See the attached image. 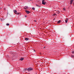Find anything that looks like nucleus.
<instances>
[{"label": "nucleus", "mask_w": 74, "mask_h": 74, "mask_svg": "<svg viewBox=\"0 0 74 74\" xmlns=\"http://www.w3.org/2000/svg\"><path fill=\"white\" fill-rule=\"evenodd\" d=\"M33 70V68H32V67H29L27 69V70L28 71H32V70Z\"/></svg>", "instance_id": "1"}, {"label": "nucleus", "mask_w": 74, "mask_h": 74, "mask_svg": "<svg viewBox=\"0 0 74 74\" xmlns=\"http://www.w3.org/2000/svg\"><path fill=\"white\" fill-rule=\"evenodd\" d=\"M45 0H43L42 1V4L44 5H45V4H46V2L44 1Z\"/></svg>", "instance_id": "2"}, {"label": "nucleus", "mask_w": 74, "mask_h": 74, "mask_svg": "<svg viewBox=\"0 0 74 74\" xmlns=\"http://www.w3.org/2000/svg\"><path fill=\"white\" fill-rule=\"evenodd\" d=\"M73 0H71L70 1V4H73Z\"/></svg>", "instance_id": "3"}, {"label": "nucleus", "mask_w": 74, "mask_h": 74, "mask_svg": "<svg viewBox=\"0 0 74 74\" xmlns=\"http://www.w3.org/2000/svg\"><path fill=\"white\" fill-rule=\"evenodd\" d=\"M25 12L27 14H29V13H30L31 12L30 11H28L27 10H26Z\"/></svg>", "instance_id": "4"}, {"label": "nucleus", "mask_w": 74, "mask_h": 74, "mask_svg": "<svg viewBox=\"0 0 74 74\" xmlns=\"http://www.w3.org/2000/svg\"><path fill=\"white\" fill-rule=\"evenodd\" d=\"M14 13H15V14H16V13H17V11H16V10H14Z\"/></svg>", "instance_id": "5"}, {"label": "nucleus", "mask_w": 74, "mask_h": 74, "mask_svg": "<svg viewBox=\"0 0 74 74\" xmlns=\"http://www.w3.org/2000/svg\"><path fill=\"white\" fill-rule=\"evenodd\" d=\"M25 41H27V40H29V39L27 38H25Z\"/></svg>", "instance_id": "6"}, {"label": "nucleus", "mask_w": 74, "mask_h": 74, "mask_svg": "<svg viewBox=\"0 0 74 74\" xmlns=\"http://www.w3.org/2000/svg\"><path fill=\"white\" fill-rule=\"evenodd\" d=\"M23 59H24V58H21L20 59V60H21V61L23 60Z\"/></svg>", "instance_id": "7"}, {"label": "nucleus", "mask_w": 74, "mask_h": 74, "mask_svg": "<svg viewBox=\"0 0 74 74\" xmlns=\"http://www.w3.org/2000/svg\"><path fill=\"white\" fill-rule=\"evenodd\" d=\"M60 20H59V21H58L57 23H59L60 22Z\"/></svg>", "instance_id": "8"}, {"label": "nucleus", "mask_w": 74, "mask_h": 74, "mask_svg": "<svg viewBox=\"0 0 74 74\" xmlns=\"http://www.w3.org/2000/svg\"><path fill=\"white\" fill-rule=\"evenodd\" d=\"M58 14H60V12L59 11H57Z\"/></svg>", "instance_id": "9"}, {"label": "nucleus", "mask_w": 74, "mask_h": 74, "mask_svg": "<svg viewBox=\"0 0 74 74\" xmlns=\"http://www.w3.org/2000/svg\"><path fill=\"white\" fill-rule=\"evenodd\" d=\"M67 21H68L67 20H65V22H66V23H67Z\"/></svg>", "instance_id": "10"}, {"label": "nucleus", "mask_w": 74, "mask_h": 74, "mask_svg": "<svg viewBox=\"0 0 74 74\" xmlns=\"http://www.w3.org/2000/svg\"><path fill=\"white\" fill-rule=\"evenodd\" d=\"M6 26H9L10 25V24L8 23H7L6 24Z\"/></svg>", "instance_id": "11"}, {"label": "nucleus", "mask_w": 74, "mask_h": 74, "mask_svg": "<svg viewBox=\"0 0 74 74\" xmlns=\"http://www.w3.org/2000/svg\"><path fill=\"white\" fill-rule=\"evenodd\" d=\"M32 9H33V10H35V8H34V7H33Z\"/></svg>", "instance_id": "12"}, {"label": "nucleus", "mask_w": 74, "mask_h": 74, "mask_svg": "<svg viewBox=\"0 0 74 74\" xmlns=\"http://www.w3.org/2000/svg\"><path fill=\"white\" fill-rule=\"evenodd\" d=\"M36 6H37V7H40V6L39 5H38V4H36Z\"/></svg>", "instance_id": "13"}, {"label": "nucleus", "mask_w": 74, "mask_h": 74, "mask_svg": "<svg viewBox=\"0 0 74 74\" xmlns=\"http://www.w3.org/2000/svg\"><path fill=\"white\" fill-rule=\"evenodd\" d=\"M24 9H25V10H27V8H26L25 7L24 8Z\"/></svg>", "instance_id": "14"}, {"label": "nucleus", "mask_w": 74, "mask_h": 74, "mask_svg": "<svg viewBox=\"0 0 74 74\" xmlns=\"http://www.w3.org/2000/svg\"><path fill=\"white\" fill-rule=\"evenodd\" d=\"M71 57H72V58H73V57H74V56H73V55H71Z\"/></svg>", "instance_id": "15"}, {"label": "nucleus", "mask_w": 74, "mask_h": 74, "mask_svg": "<svg viewBox=\"0 0 74 74\" xmlns=\"http://www.w3.org/2000/svg\"><path fill=\"white\" fill-rule=\"evenodd\" d=\"M25 7H26L27 8H28V7L26 6H25Z\"/></svg>", "instance_id": "16"}, {"label": "nucleus", "mask_w": 74, "mask_h": 74, "mask_svg": "<svg viewBox=\"0 0 74 74\" xmlns=\"http://www.w3.org/2000/svg\"><path fill=\"white\" fill-rule=\"evenodd\" d=\"M16 14H17V15H19V13H17H17H16Z\"/></svg>", "instance_id": "17"}, {"label": "nucleus", "mask_w": 74, "mask_h": 74, "mask_svg": "<svg viewBox=\"0 0 74 74\" xmlns=\"http://www.w3.org/2000/svg\"><path fill=\"white\" fill-rule=\"evenodd\" d=\"M72 53L74 54V51H72Z\"/></svg>", "instance_id": "18"}, {"label": "nucleus", "mask_w": 74, "mask_h": 74, "mask_svg": "<svg viewBox=\"0 0 74 74\" xmlns=\"http://www.w3.org/2000/svg\"><path fill=\"white\" fill-rule=\"evenodd\" d=\"M63 9L64 10V11H65L66 10V9H65V8H64Z\"/></svg>", "instance_id": "19"}, {"label": "nucleus", "mask_w": 74, "mask_h": 74, "mask_svg": "<svg viewBox=\"0 0 74 74\" xmlns=\"http://www.w3.org/2000/svg\"><path fill=\"white\" fill-rule=\"evenodd\" d=\"M56 15V14H54V15Z\"/></svg>", "instance_id": "20"}, {"label": "nucleus", "mask_w": 74, "mask_h": 74, "mask_svg": "<svg viewBox=\"0 0 74 74\" xmlns=\"http://www.w3.org/2000/svg\"><path fill=\"white\" fill-rule=\"evenodd\" d=\"M34 52H36V50H34Z\"/></svg>", "instance_id": "21"}, {"label": "nucleus", "mask_w": 74, "mask_h": 74, "mask_svg": "<svg viewBox=\"0 0 74 74\" xmlns=\"http://www.w3.org/2000/svg\"><path fill=\"white\" fill-rule=\"evenodd\" d=\"M44 48H45V47H44Z\"/></svg>", "instance_id": "22"}]
</instances>
